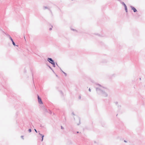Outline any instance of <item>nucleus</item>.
Returning a JSON list of instances; mask_svg holds the SVG:
<instances>
[{"mask_svg":"<svg viewBox=\"0 0 145 145\" xmlns=\"http://www.w3.org/2000/svg\"><path fill=\"white\" fill-rule=\"evenodd\" d=\"M38 99L39 103L40 104H43V103L41 99L40 98L38 95Z\"/></svg>","mask_w":145,"mask_h":145,"instance_id":"1","label":"nucleus"},{"mask_svg":"<svg viewBox=\"0 0 145 145\" xmlns=\"http://www.w3.org/2000/svg\"><path fill=\"white\" fill-rule=\"evenodd\" d=\"M48 59V61L51 64H53V65H55V63H54L53 60L51 58H49Z\"/></svg>","mask_w":145,"mask_h":145,"instance_id":"2","label":"nucleus"},{"mask_svg":"<svg viewBox=\"0 0 145 145\" xmlns=\"http://www.w3.org/2000/svg\"><path fill=\"white\" fill-rule=\"evenodd\" d=\"M131 8L132 10H133L134 12H135L137 11V10L134 7H131Z\"/></svg>","mask_w":145,"mask_h":145,"instance_id":"3","label":"nucleus"},{"mask_svg":"<svg viewBox=\"0 0 145 145\" xmlns=\"http://www.w3.org/2000/svg\"><path fill=\"white\" fill-rule=\"evenodd\" d=\"M123 4H124V6H125V10L126 12H127V7H126V5L124 3H123Z\"/></svg>","mask_w":145,"mask_h":145,"instance_id":"4","label":"nucleus"},{"mask_svg":"<svg viewBox=\"0 0 145 145\" xmlns=\"http://www.w3.org/2000/svg\"><path fill=\"white\" fill-rule=\"evenodd\" d=\"M8 36L9 37V38H10V39L12 41L13 40L12 39V38L10 36V35H8Z\"/></svg>","mask_w":145,"mask_h":145,"instance_id":"5","label":"nucleus"},{"mask_svg":"<svg viewBox=\"0 0 145 145\" xmlns=\"http://www.w3.org/2000/svg\"><path fill=\"white\" fill-rule=\"evenodd\" d=\"M44 137V135H42V141H43V140Z\"/></svg>","mask_w":145,"mask_h":145,"instance_id":"6","label":"nucleus"},{"mask_svg":"<svg viewBox=\"0 0 145 145\" xmlns=\"http://www.w3.org/2000/svg\"><path fill=\"white\" fill-rule=\"evenodd\" d=\"M12 44H13L15 46V44L14 43V42L13 41V40L12 41Z\"/></svg>","mask_w":145,"mask_h":145,"instance_id":"7","label":"nucleus"},{"mask_svg":"<svg viewBox=\"0 0 145 145\" xmlns=\"http://www.w3.org/2000/svg\"><path fill=\"white\" fill-rule=\"evenodd\" d=\"M29 132H31V130L30 129H29Z\"/></svg>","mask_w":145,"mask_h":145,"instance_id":"8","label":"nucleus"},{"mask_svg":"<svg viewBox=\"0 0 145 145\" xmlns=\"http://www.w3.org/2000/svg\"><path fill=\"white\" fill-rule=\"evenodd\" d=\"M35 131L36 132H37V131L35 129Z\"/></svg>","mask_w":145,"mask_h":145,"instance_id":"9","label":"nucleus"},{"mask_svg":"<svg viewBox=\"0 0 145 145\" xmlns=\"http://www.w3.org/2000/svg\"><path fill=\"white\" fill-rule=\"evenodd\" d=\"M89 91H91V90H90V89H89Z\"/></svg>","mask_w":145,"mask_h":145,"instance_id":"10","label":"nucleus"},{"mask_svg":"<svg viewBox=\"0 0 145 145\" xmlns=\"http://www.w3.org/2000/svg\"><path fill=\"white\" fill-rule=\"evenodd\" d=\"M40 135H41V136H42V135L41 134H40Z\"/></svg>","mask_w":145,"mask_h":145,"instance_id":"11","label":"nucleus"},{"mask_svg":"<svg viewBox=\"0 0 145 145\" xmlns=\"http://www.w3.org/2000/svg\"><path fill=\"white\" fill-rule=\"evenodd\" d=\"M77 133H78V132H77Z\"/></svg>","mask_w":145,"mask_h":145,"instance_id":"12","label":"nucleus"}]
</instances>
